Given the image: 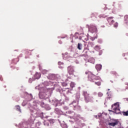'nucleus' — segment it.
Returning a JSON list of instances; mask_svg holds the SVG:
<instances>
[{"mask_svg":"<svg viewBox=\"0 0 128 128\" xmlns=\"http://www.w3.org/2000/svg\"><path fill=\"white\" fill-rule=\"evenodd\" d=\"M42 74H46V70H44L42 72Z\"/></svg>","mask_w":128,"mask_h":128,"instance_id":"obj_23","label":"nucleus"},{"mask_svg":"<svg viewBox=\"0 0 128 128\" xmlns=\"http://www.w3.org/2000/svg\"><path fill=\"white\" fill-rule=\"evenodd\" d=\"M112 110H108L109 112H114V114H120V104L118 102H117L112 106Z\"/></svg>","mask_w":128,"mask_h":128,"instance_id":"obj_1","label":"nucleus"},{"mask_svg":"<svg viewBox=\"0 0 128 128\" xmlns=\"http://www.w3.org/2000/svg\"><path fill=\"white\" fill-rule=\"evenodd\" d=\"M61 62H58V64H60Z\"/></svg>","mask_w":128,"mask_h":128,"instance_id":"obj_27","label":"nucleus"},{"mask_svg":"<svg viewBox=\"0 0 128 128\" xmlns=\"http://www.w3.org/2000/svg\"><path fill=\"white\" fill-rule=\"evenodd\" d=\"M70 86L72 88H74V86H76V83H74V82H71L70 84Z\"/></svg>","mask_w":128,"mask_h":128,"instance_id":"obj_13","label":"nucleus"},{"mask_svg":"<svg viewBox=\"0 0 128 128\" xmlns=\"http://www.w3.org/2000/svg\"><path fill=\"white\" fill-rule=\"evenodd\" d=\"M88 29L89 32H90L92 34H94V32H98V28L96 26L90 24L88 26Z\"/></svg>","mask_w":128,"mask_h":128,"instance_id":"obj_4","label":"nucleus"},{"mask_svg":"<svg viewBox=\"0 0 128 128\" xmlns=\"http://www.w3.org/2000/svg\"><path fill=\"white\" fill-rule=\"evenodd\" d=\"M114 28H118V24L117 22L115 23L114 25Z\"/></svg>","mask_w":128,"mask_h":128,"instance_id":"obj_22","label":"nucleus"},{"mask_svg":"<svg viewBox=\"0 0 128 128\" xmlns=\"http://www.w3.org/2000/svg\"><path fill=\"white\" fill-rule=\"evenodd\" d=\"M95 84H96V86H100V84H102V83L100 82H94Z\"/></svg>","mask_w":128,"mask_h":128,"instance_id":"obj_17","label":"nucleus"},{"mask_svg":"<svg viewBox=\"0 0 128 128\" xmlns=\"http://www.w3.org/2000/svg\"><path fill=\"white\" fill-rule=\"evenodd\" d=\"M44 126H50V124L48 123H46H46H44Z\"/></svg>","mask_w":128,"mask_h":128,"instance_id":"obj_24","label":"nucleus"},{"mask_svg":"<svg viewBox=\"0 0 128 128\" xmlns=\"http://www.w3.org/2000/svg\"><path fill=\"white\" fill-rule=\"evenodd\" d=\"M122 114L124 116H128V111H126V112H122Z\"/></svg>","mask_w":128,"mask_h":128,"instance_id":"obj_19","label":"nucleus"},{"mask_svg":"<svg viewBox=\"0 0 128 128\" xmlns=\"http://www.w3.org/2000/svg\"><path fill=\"white\" fill-rule=\"evenodd\" d=\"M74 76H76V75H74Z\"/></svg>","mask_w":128,"mask_h":128,"instance_id":"obj_28","label":"nucleus"},{"mask_svg":"<svg viewBox=\"0 0 128 128\" xmlns=\"http://www.w3.org/2000/svg\"><path fill=\"white\" fill-rule=\"evenodd\" d=\"M88 62L94 64V62H96V60L94 58L92 57L88 59Z\"/></svg>","mask_w":128,"mask_h":128,"instance_id":"obj_8","label":"nucleus"},{"mask_svg":"<svg viewBox=\"0 0 128 128\" xmlns=\"http://www.w3.org/2000/svg\"><path fill=\"white\" fill-rule=\"evenodd\" d=\"M118 120H114V122L108 123V126H118Z\"/></svg>","mask_w":128,"mask_h":128,"instance_id":"obj_6","label":"nucleus"},{"mask_svg":"<svg viewBox=\"0 0 128 128\" xmlns=\"http://www.w3.org/2000/svg\"><path fill=\"white\" fill-rule=\"evenodd\" d=\"M72 104L74 106V108H76V106H78V102H76V101L73 102H72Z\"/></svg>","mask_w":128,"mask_h":128,"instance_id":"obj_18","label":"nucleus"},{"mask_svg":"<svg viewBox=\"0 0 128 128\" xmlns=\"http://www.w3.org/2000/svg\"><path fill=\"white\" fill-rule=\"evenodd\" d=\"M107 20L110 24H113L114 22V17L112 16L107 18Z\"/></svg>","mask_w":128,"mask_h":128,"instance_id":"obj_7","label":"nucleus"},{"mask_svg":"<svg viewBox=\"0 0 128 128\" xmlns=\"http://www.w3.org/2000/svg\"><path fill=\"white\" fill-rule=\"evenodd\" d=\"M94 49L96 50H100V47L98 46H96L94 48Z\"/></svg>","mask_w":128,"mask_h":128,"instance_id":"obj_16","label":"nucleus"},{"mask_svg":"<svg viewBox=\"0 0 128 128\" xmlns=\"http://www.w3.org/2000/svg\"><path fill=\"white\" fill-rule=\"evenodd\" d=\"M48 78H50V80H54V75L53 74H50L48 76Z\"/></svg>","mask_w":128,"mask_h":128,"instance_id":"obj_12","label":"nucleus"},{"mask_svg":"<svg viewBox=\"0 0 128 128\" xmlns=\"http://www.w3.org/2000/svg\"><path fill=\"white\" fill-rule=\"evenodd\" d=\"M108 90H110V89H108Z\"/></svg>","mask_w":128,"mask_h":128,"instance_id":"obj_29","label":"nucleus"},{"mask_svg":"<svg viewBox=\"0 0 128 128\" xmlns=\"http://www.w3.org/2000/svg\"><path fill=\"white\" fill-rule=\"evenodd\" d=\"M16 107L17 110H18V112H22V110H20V106L17 105L16 106Z\"/></svg>","mask_w":128,"mask_h":128,"instance_id":"obj_15","label":"nucleus"},{"mask_svg":"<svg viewBox=\"0 0 128 128\" xmlns=\"http://www.w3.org/2000/svg\"><path fill=\"white\" fill-rule=\"evenodd\" d=\"M104 96V94H102V93L101 92H99L98 93V96H100V98H101V96Z\"/></svg>","mask_w":128,"mask_h":128,"instance_id":"obj_20","label":"nucleus"},{"mask_svg":"<svg viewBox=\"0 0 128 128\" xmlns=\"http://www.w3.org/2000/svg\"><path fill=\"white\" fill-rule=\"evenodd\" d=\"M82 44L80 43H78V50H82Z\"/></svg>","mask_w":128,"mask_h":128,"instance_id":"obj_14","label":"nucleus"},{"mask_svg":"<svg viewBox=\"0 0 128 128\" xmlns=\"http://www.w3.org/2000/svg\"><path fill=\"white\" fill-rule=\"evenodd\" d=\"M88 56L87 54H86V55H84V54H83V56Z\"/></svg>","mask_w":128,"mask_h":128,"instance_id":"obj_26","label":"nucleus"},{"mask_svg":"<svg viewBox=\"0 0 128 128\" xmlns=\"http://www.w3.org/2000/svg\"><path fill=\"white\" fill-rule=\"evenodd\" d=\"M68 72L70 76H74V68L72 66H69L68 67Z\"/></svg>","mask_w":128,"mask_h":128,"instance_id":"obj_5","label":"nucleus"},{"mask_svg":"<svg viewBox=\"0 0 128 128\" xmlns=\"http://www.w3.org/2000/svg\"><path fill=\"white\" fill-rule=\"evenodd\" d=\"M128 16H124V20H125V21L126 22V24H128Z\"/></svg>","mask_w":128,"mask_h":128,"instance_id":"obj_21","label":"nucleus"},{"mask_svg":"<svg viewBox=\"0 0 128 128\" xmlns=\"http://www.w3.org/2000/svg\"><path fill=\"white\" fill-rule=\"evenodd\" d=\"M85 74H90V72H85Z\"/></svg>","mask_w":128,"mask_h":128,"instance_id":"obj_25","label":"nucleus"},{"mask_svg":"<svg viewBox=\"0 0 128 128\" xmlns=\"http://www.w3.org/2000/svg\"><path fill=\"white\" fill-rule=\"evenodd\" d=\"M34 78H36V80H38L40 78V74L36 72L34 75Z\"/></svg>","mask_w":128,"mask_h":128,"instance_id":"obj_10","label":"nucleus"},{"mask_svg":"<svg viewBox=\"0 0 128 128\" xmlns=\"http://www.w3.org/2000/svg\"><path fill=\"white\" fill-rule=\"evenodd\" d=\"M88 78L90 82H94L95 80H100V77L98 76V74L96 75L92 73H90L88 76Z\"/></svg>","mask_w":128,"mask_h":128,"instance_id":"obj_3","label":"nucleus"},{"mask_svg":"<svg viewBox=\"0 0 128 128\" xmlns=\"http://www.w3.org/2000/svg\"><path fill=\"white\" fill-rule=\"evenodd\" d=\"M76 34H78V32H76Z\"/></svg>","mask_w":128,"mask_h":128,"instance_id":"obj_30","label":"nucleus"},{"mask_svg":"<svg viewBox=\"0 0 128 128\" xmlns=\"http://www.w3.org/2000/svg\"><path fill=\"white\" fill-rule=\"evenodd\" d=\"M82 95L84 96V100L86 102H92L94 100V97L90 96V94L86 91H84L82 92Z\"/></svg>","mask_w":128,"mask_h":128,"instance_id":"obj_2","label":"nucleus"},{"mask_svg":"<svg viewBox=\"0 0 128 128\" xmlns=\"http://www.w3.org/2000/svg\"><path fill=\"white\" fill-rule=\"evenodd\" d=\"M80 98V93L79 92H78L77 93H76V100H79Z\"/></svg>","mask_w":128,"mask_h":128,"instance_id":"obj_11","label":"nucleus"},{"mask_svg":"<svg viewBox=\"0 0 128 128\" xmlns=\"http://www.w3.org/2000/svg\"><path fill=\"white\" fill-rule=\"evenodd\" d=\"M102 66L101 64H96V68L97 70H100Z\"/></svg>","mask_w":128,"mask_h":128,"instance_id":"obj_9","label":"nucleus"}]
</instances>
